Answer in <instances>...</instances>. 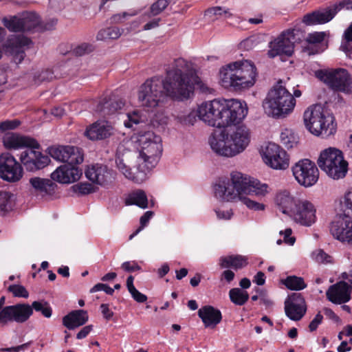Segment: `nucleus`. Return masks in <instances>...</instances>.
Here are the masks:
<instances>
[{
    "label": "nucleus",
    "instance_id": "obj_1",
    "mask_svg": "<svg viewBox=\"0 0 352 352\" xmlns=\"http://www.w3.org/2000/svg\"><path fill=\"white\" fill-rule=\"evenodd\" d=\"M138 142L141 147L138 171L134 173L127 165L130 151L120 145L116 151V164L126 178L141 184L147 178V174L157 164L162 152V139L153 131H146L139 135Z\"/></svg>",
    "mask_w": 352,
    "mask_h": 352
},
{
    "label": "nucleus",
    "instance_id": "obj_2",
    "mask_svg": "<svg viewBox=\"0 0 352 352\" xmlns=\"http://www.w3.org/2000/svg\"><path fill=\"white\" fill-rule=\"evenodd\" d=\"M162 82L166 96L177 100L189 98L193 94L195 85L199 86L202 91L207 89L191 63L182 58L174 60L172 67L166 71Z\"/></svg>",
    "mask_w": 352,
    "mask_h": 352
},
{
    "label": "nucleus",
    "instance_id": "obj_3",
    "mask_svg": "<svg viewBox=\"0 0 352 352\" xmlns=\"http://www.w3.org/2000/svg\"><path fill=\"white\" fill-rule=\"evenodd\" d=\"M248 113L246 104L236 99L202 102L197 109L200 120L209 126L225 128L241 122Z\"/></svg>",
    "mask_w": 352,
    "mask_h": 352
},
{
    "label": "nucleus",
    "instance_id": "obj_4",
    "mask_svg": "<svg viewBox=\"0 0 352 352\" xmlns=\"http://www.w3.org/2000/svg\"><path fill=\"white\" fill-rule=\"evenodd\" d=\"M214 195L222 201H232L243 195L264 197L268 193V186L256 179L240 172H232L230 181L227 178L219 179L214 186Z\"/></svg>",
    "mask_w": 352,
    "mask_h": 352
},
{
    "label": "nucleus",
    "instance_id": "obj_5",
    "mask_svg": "<svg viewBox=\"0 0 352 352\" xmlns=\"http://www.w3.org/2000/svg\"><path fill=\"white\" fill-rule=\"evenodd\" d=\"M251 133L245 125L223 131L209 139L212 150L217 155L231 157L243 152L250 142Z\"/></svg>",
    "mask_w": 352,
    "mask_h": 352
},
{
    "label": "nucleus",
    "instance_id": "obj_6",
    "mask_svg": "<svg viewBox=\"0 0 352 352\" xmlns=\"http://www.w3.org/2000/svg\"><path fill=\"white\" fill-rule=\"evenodd\" d=\"M258 71L253 62L248 60L228 64L220 71L221 85L226 89L241 91L254 85Z\"/></svg>",
    "mask_w": 352,
    "mask_h": 352
},
{
    "label": "nucleus",
    "instance_id": "obj_7",
    "mask_svg": "<svg viewBox=\"0 0 352 352\" xmlns=\"http://www.w3.org/2000/svg\"><path fill=\"white\" fill-rule=\"evenodd\" d=\"M296 106L294 96L283 85L282 80L274 85L263 101L265 113L274 118H283L290 114Z\"/></svg>",
    "mask_w": 352,
    "mask_h": 352
},
{
    "label": "nucleus",
    "instance_id": "obj_8",
    "mask_svg": "<svg viewBox=\"0 0 352 352\" xmlns=\"http://www.w3.org/2000/svg\"><path fill=\"white\" fill-rule=\"evenodd\" d=\"M303 120L306 129L314 135L326 138L336 131L334 117L326 112L320 105L307 108L304 112Z\"/></svg>",
    "mask_w": 352,
    "mask_h": 352
},
{
    "label": "nucleus",
    "instance_id": "obj_9",
    "mask_svg": "<svg viewBox=\"0 0 352 352\" xmlns=\"http://www.w3.org/2000/svg\"><path fill=\"white\" fill-rule=\"evenodd\" d=\"M317 164L329 177L335 180L344 178L348 172V162L344 160L343 153L334 147L322 150Z\"/></svg>",
    "mask_w": 352,
    "mask_h": 352
},
{
    "label": "nucleus",
    "instance_id": "obj_10",
    "mask_svg": "<svg viewBox=\"0 0 352 352\" xmlns=\"http://www.w3.org/2000/svg\"><path fill=\"white\" fill-rule=\"evenodd\" d=\"M315 76L333 91L352 93V76L346 69H319L316 71Z\"/></svg>",
    "mask_w": 352,
    "mask_h": 352
},
{
    "label": "nucleus",
    "instance_id": "obj_11",
    "mask_svg": "<svg viewBox=\"0 0 352 352\" xmlns=\"http://www.w3.org/2000/svg\"><path fill=\"white\" fill-rule=\"evenodd\" d=\"M162 78L155 76L146 80L138 91V100L142 106L148 108V111L158 107L166 94L162 88Z\"/></svg>",
    "mask_w": 352,
    "mask_h": 352
},
{
    "label": "nucleus",
    "instance_id": "obj_12",
    "mask_svg": "<svg viewBox=\"0 0 352 352\" xmlns=\"http://www.w3.org/2000/svg\"><path fill=\"white\" fill-rule=\"evenodd\" d=\"M352 10V0H343L330 4L312 12L306 14L302 19V22L307 25L324 24L331 21L336 15L342 9Z\"/></svg>",
    "mask_w": 352,
    "mask_h": 352
},
{
    "label": "nucleus",
    "instance_id": "obj_13",
    "mask_svg": "<svg viewBox=\"0 0 352 352\" xmlns=\"http://www.w3.org/2000/svg\"><path fill=\"white\" fill-rule=\"evenodd\" d=\"M292 170L297 182L305 188L313 186L319 179L316 164L309 159L299 160L292 166Z\"/></svg>",
    "mask_w": 352,
    "mask_h": 352
},
{
    "label": "nucleus",
    "instance_id": "obj_14",
    "mask_svg": "<svg viewBox=\"0 0 352 352\" xmlns=\"http://www.w3.org/2000/svg\"><path fill=\"white\" fill-rule=\"evenodd\" d=\"M263 158L267 165L276 170L289 167V158L286 151L275 143L270 142L263 151Z\"/></svg>",
    "mask_w": 352,
    "mask_h": 352
},
{
    "label": "nucleus",
    "instance_id": "obj_15",
    "mask_svg": "<svg viewBox=\"0 0 352 352\" xmlns=\"http://www.w3.org/2000/svg\"><path fill=\"white\" fill-rule=\"evenodd\" d=\"M23 168L14 157L8 153L0 155V177L8 182H19L23 177Z\"/></svg>",
    "mask_w": 352,
    "mask_h": 352
},
{
    "label": "nucleus",
    "instance_id": "obj_16",
    "mask_svg": "<svg viewBox=\"0 0 352 352\" xmlns=\"http://www.w3.org/2000/svg\"><path fill=\"white\" fill-rule=\"evenodd\" d=\"M39 147H29L23 151L19 160L28 171L34 172L47 166L50 159L38 149Z\"/></svg>",
    "mask_w": 352,
    "mask_h": 352
},
{
    "label": "nucleus",
    "instance_id": "obj_17",
    "mask_svg": "<svg viewBox=\"0 0 352 352\" xmlns=\"http://www.w3.org/2000/svg\"><path fill=\"white\" fill-rule=\"evenodd\" d=\"M316 208L311 201L307 199H298L289 217L302 226H311L316 221Z\"/></svg>",
    "mask_w": 352,
    "mask_h": 352
},
{
    "label": "nucleus",
    "instance_id": "obj_18",
    "mask_svg": "<svg viewBox=\"0 0 352 352\" xmlns=\"http://www.w3.org/2000/svg\"><path fill=\"white\" fill-rule=\"evenodd\" d=\"M50 155L54 160L69 164H81L84 157L82 150L74 146H52L48 148Z\"/></svg>",
    "mask_w": 352,
    "mask_h": 352
},
{
    "label": "nucleus",
    "instance_id": "obj_19",
    "mask_svg": "<svg viewBox=\"0 0 352 352\" xmlns=\"http://www.w3.org/2000/svg\"><path fill=\"white\" fill-rule=\"evenodd\" d=\"M32 43L30 38L21 35H12L6 41L4 47L10 54L15 63H21L25 56V48Z\"/></svg>",
    "mask_w": 352,
    "mask_h": 352
},
{
    "label": "nucleus",
    "instance_id": "obj_20",
    "mask_svg": "<svg viewBox=\"0 0 352 352\" xmlns=\"http://www.w3.org/2000/svg\"><path fill=\"white\" fill-rule=\"evenodd\" d=\"M286 316L292 320L298 321L306 314L307 305L305 298L300 293H293L285 302Z\"/></svg>",
    "mask_w": 352,
    "mask_h": 352
},
{
    "label": "nucleus",
    "instance_id": "obj_21",
    "mask_svg": "<svg viewBox=\"0 0 352 352\" xmlns=\"http://www.w3.org/2000/svg\"><path fill=\"white\" fill-rule=\"evenodd\" d=\"M86 177L94 184L105 186L111 184L115 179L114 172L106 165L96 164L87 167Z\"/></svg>",
    "mask_w": 352,
    "mask_h": 352
},
{
    "label": "nucleus",
    "instance_id": "obj_22",
    "mask_svg": "<svg viewBox=\"0 0 352 352\" xmlns=\"http://www.w3.org/2000/svg\"><path fill=\"white\" fill-rule=\"evenodd\" d=\"M330 232L333 237L344 243L349 234L352 233V217L338 214L330 226Z\"/></svg>",
    "mask_w": 352,
    "mask_h": 352
},
{
    "label": "nucleus",
    "instance_id": "obj_23",
    "mask_svg": "<svg viewBox=\"0 0 352 352\" xmlns=\"http://www.w3.org/2000/svg\"><path fill=\"white\" fill-rule=\"evenodd\" d=\"M78 164H63L57 168L52 174V180L61 184H70L78 180L82 175V170Z\"/></svg>",
    "mask_w": 352,
    "mask_h": 352
},
{
    "label": "nucleus",
    "instance_id": "obj_24",
    "mask_svg": "<svg viewBox=\"0 0 352 352\" xmlns=\"http://www.w3.org/2000/svg\"><path fill=\"white\" fill-rule=\"evenodd\" d=\"M351 286L344 281L331 285L326 292L327 299L334 304H343L351 299Z\"/></svg>",
    "mask_w": 352,
    "mask_h": 352
},
{
    "label": "nucleus",
    "instance_id": "obj_25",
    "mask_svg": "<svg viewBox=\"0 0 352 352\" xmlns=\"http://www.w3.org/2000/svg\"><path fill=\"white\" fill-rule=\"evenodd\" d=\"M3 143L6 148L14 150L40 146L34 139L14 133H6L3 138Z\"/></svg>",
    "mask_w": 352,
    "mask_h": 352
},
{
    "label": "nucleus",
    "instance_id": "obj_26",
    "mask_svg": "<svg viewBox=\"0 0 352 352\" xmlns=\"http://www.w3.org/2000/svg\"><path fill=\"white\" fill-rule=\"evenodd\" d=\"M113 131V126L109 122L99 120L87 127L84 134L91 140H101L110 137Z\"/></svg>",
    "mask_w": 352,
    "mask_h": 352
},
{
    "label": "nucleus",
    "instance_id": "obj_27",
    "mask_svg": "<svg viewBox=\"0 0 352 352\" xmlns=\"http://www.w3.org/2000/svg\"><path fill=\"white\" fill-rule=\"evenodd\" d=\"M294 47L290 41L283 32L276 39L270 43V50L268 55L271 58L276 56L285 55L291 56L294 53Z\"/></svg>",
    "mask_w": 352,
    "mask_h": 352
},
{
    "label": "nucleus",
    "instance_id": "obj_28",
    "mask_svg": "<svg viewBox=\"0 0 352 352\" xmlns=\"http://www.w3.org/2000/svg\"><path fill=\"white\" fill-rule=\"evenodd\" d=\"M198 316L201 319L205 327L214 328L222 319L220 310L210 305H206L198 311Z\"/></svg>",
    "mask_w": 352,
    "mask_h": 352
},
{
    "label": "nucleus",
    "instance_id": "obj_29",
    "mask_svg": "<svg viewBox=\"0 0 352 352\" xmlns=\"http://www.w3.org/2000/svg\"><path fill=\"white\" fill-rule=\"evenodd\" d=\"M124 105V102L116 96L109 98H104L100 100L96 106V111L102 116L113 114L121 109Z\"/></svg>",
    "mask_w": 352,
    "mask_h": 352
},
{
    "label": "nucleus",
    "instance_id": "obj_30",
    "mask_svg": "<svg viewBox=\"0 0 352 352\" xmlns=\"http://www.w3.org/2000/svg\"><path fill=\"white\" fill-rule=\"evenodd\" d=\"M89 319L88 314L83 309L69 312L63 318V324L68 329H74L84 325Z\"/></svg>",
    "mask_w": 352,
    "mask_h": 352
},
{
    "label": "nucleus",
    "instance_id": "obj_31",
    "mask_svg": "<svg viewBox=\"0 0 352 352\" xmlns=\"http://www.w3.org/2000/svg\"><path fill=\"white\" fill-rule=\"evenodd\" d=\"M29 183L31 186V191L42 195L52 194L56 187V184L51 179L39 177H31Z\"/></svg>",
    "mask_w": 352,
    "mask_h": 352
},
{
    "label": "nucleus",
    "instance_id": "obj_32",
    "mask_svg": "<svg viewBox=\"0 0 352 352\" xmlns=\"http://www.w3.org/2000/svg\"><path fill=\"white\" fill-rule=\"evenodd\" d=\"M296 201L297 200H295L294 197L287 190L279 192L276 197V203L280 210L289 216L295 207Z\"/></svg>",
    "mask_w": 352,
    "mask_h": 352
},
{
    "label": "nucleus",
    "instance_id": "obj_33",
    "mask_svg": "<svg viewBox=\"0 0 352 352\" xmlns=\"http://www.w3.org/2000/svg\"><path fill=\"white\" fill-rule=\"evenodd\" d=\"M219 264L221 268L227 269L232 267L235 270L242 269L248 265V258L241 255H230L221 256Z\"/></svg>",
    "mask_w": 352,
    "mask_h": 352
},
{
    "label": "nucleus",
    "instance_id": "obj_34",
    "mask_svg": "<svg viewBox=\"0 0 352 352\" xmlns=\"http://www.w3.org/2000/svg\"><path fill=\"white\" fill-rule=\"evenodd\" d=\"M14 195L8 191H0V216L12 210L14 206Z\"/></svg>",
    "mask_w": 352,
    "mask_h": 352
},
{
    "label": "nucleus",
    "instance_id": "obj_35",
    "mask_svg": "<svg viewBox=\"0 0 352 352\" xmlns=\"http://www.w3.org/2000/svg\"><path fill=\"white\" fill-rule=\"evenodd\" d=\"M12 322L19 324L13 305H6L0 312V327H7Z\"/></svg>",
    "mask_w": 352,
    "mask_h": 352
},
{
    "label": "nucleus",
    "instance_id": "obj_36",
    "mask_svg": "<svg viewBox=\"0 0 352 352\" xmlns=\"http://www.w3.org/2000/svg\"><path fill=\"white\" fill-rule=\"evenodd\" d=\"M127 206L136 205L142 208L148 207V199L145 192L139 190L130 194L125 199Z\"/></svg>",
    "mask_w": 352,
    "mask_h": 352
},
{
    "label": "nucleus",
    "instance_id": "obj_37",
    "mask_svg": "<svg viewBox=\"0 0 352 352\" xmlns=\"http://www.w3.org/2000/svg\"><path fill=\"white\" fill-rule=\"evenodd\" d=\"M23 32H30L38 28L40 19L34 12H27L21 15Z\"/></svg>",
    "mask_w": 352,
    "mask_h": 352
},
{
    "label": "nucleus",
    "instance_id": "obj_38",
    "mask_svg": "<svg viewBox=\"0 0 352 352\" xmlns=\"http://www.w3.org/2000/svg\"><path fill=\"white\" fill-rule=\"evenodd\" d=\"M19 324L26 322L33 315L32 307L28 303L13 305Z\"/></svg>",
    "mask_w": 352,
    "mask_h": 352
},
{
    "label": "nucleus",
    "instance_id": "obj_39",
    "mask_svg": "<svg viewBox=\"0 0 352 352\" xmlns=\"http://www.w3.org/2000/svg\"><path fill=\"white\" fill-rule=\"evenodd\" d=\"M122 32V29L113 26L100 30L97 34L96 38L99 41H104L106 39H118L120 37Z\"/></svg>",
    "mask_w": 352,
    "mask_h": 352
},
{
    "label": "nucleus",
    "instance_id": "obj_40",
    "mask_svg": "<svg viewBox=\"0 0 352 352\" xmlns=\"http://www.w3.org/2000/svg\"><path fill=\"white\" fill-rule=\"evenodd\" d=\"M229 296L231 302L239 306L245 305L249 299L248 293L239 288L231 289L229 292Z\"/></svg>",
    "mask_w": 352,
    "mask_h": 352
},
{
    "label": "nucleus",
    "instance_id": "obj_41",
    "mask_svg": "<svg viewBox=\"0 0 352 352\" xmlns=\"http://www.w3.org/2000/svg\"><path fill=\"white\" fill-rule=\"evenodd\" d=\"M3 25L10 32H23V24L21 16H12L9 18H3L2 20Z\"/></svg>",
    "mask_w": 352,
    "mask_h": 352
},
{
    "label": "nucleus",
    "instance_id": "obj_42",
    "mask_svg": "<svg viewBox=\"0 0 352 352\" xmlns=\"http://www.w3.org/2000/svg\"><path fill=\"white\" fill-rule=\"evenodd\" d=\"M140 12V10L131 9L128 11L114 14L109 18V23L111 25L124 23L129 17L135 16Z\"/></svg>",
    "mask_w": 352,
    "mask_h": 352
},
{
    "label": "nucleus",
    "instance_id": "obj_43",
    "mask_svg": "<svg viewBox=\"0 0 352 352\" xmlns=\"http://www.w3.org/2000/svg\"><path fill=\"white\" fill-rule=\"evenodd\" d=\"M283 283L285 287L290 290L299 291L302 290L307 287V284L305 283L304 279L302 277L296 276H287Z\"/></svg>",
    "mask_w": 352,
    "mask_h": 352
},
{
    "label": "nucleus",
    "instance_id": "obj_44",
    "mask_svg": "<svg viewBox=\"0 0 352 352\" xmlns=\"http://www.w3.org/2000/svg\"><path fill=\"white\" fill-rule=\"evenodd\" d=\"M30 307H32V311L34 310L36 312H40L45 318H49L52 315V308L48 302L42 300L38 301L32 302Z\"/></svg>",
    "mask_w": 352,
    "mask_h": 352
},
{
    "label": "nucleus",
    "instance_id": "obj_45",
    "mask_svg": "<svg viewBox=\"0 0 352 352\" xmlns=\"http://www.w3.org/2000/svg\"><path fill=\"white\" fill-rule=\"evenodd\" d=\"M285 32L294 47L295 43H299L303 40L305 41V32L299 28L289 29Z\"/></svg>",
    "mask_w": 352,
    "mask_h": 352
},
{
    "label": "nucleus",
    "instance_id": "obj_46",
    "mask_svg": "<svg viewBox=\"0 0 352 352\" xmlns=\"http://www.w3.org/2000/svg\"><path fill=\"white\" fill-rule=\"evenodd\" d=\"M169 1L168 0H157L156 2L153 3L150 8V11L144 14L145 16L151 18L152 16L160 14L164 11L168 6Z\"/></svg>",
    "mask_w": 352,
    "mask_h": 352
},
{
    "label": "nucleus",
    "instance_id": "obj_47",
    "mask_svg": "<svg viewBox=\"0 0 352 352\" xmlns=\"http://www.w3.org/2000/svg\"><path fill=\"white\" fill-rule=\"evenodd\" d=\"M311 257L318 263L329 264L333 263V257L322 249H318L314 251L311 254Z\"/></svg>",
    "mask_w": 352,
    "mask_h": 352
},
{
    "label": "nucleus",
    "instance_id": "obj_48",
    "mask_svg": "<svg viewBox=\"0 0 352 352\" xmlns=\"http://www.w3.org/2000/svg\"><path fill=\"white\" fill-rule=\"evenodd\" d=\"M341 209L344 214L352 216V189L348 191L340 201Z\"/></svg>",
    "mask_w": 352,
    "mask_h": 352
},
{
    "label": "nucleus",
    "instance_id": "obj_49",
    "mask_svg": "<svg viewBox=\"0 0 352 352\" xmlns=\"http://www.w3.org/2000/svg\"><path fill=\"white\" fill-rule=\"evenodd\" d=\"M74 191L80 195H85L96 192V188L91 184L80 182L73 186Z\"/></svg>",
    "mask_w": 352,
    "mask_h": 352
},
{
    "label": "nucleus",
    "instance_id": "obj_50",
    "mask_svg": "<svg viewBox=\"0 0 352 352\" xmlns=\"http://www.w3.org/2000/svg\"><path fill=\"white\" fill-rule=\"evenodd\" d=\"M53 78V72L50 69H45L35 73L33 80L35 84L39 85L43 82L52 80Z\"/></svg>",
    "mask_w": 352,
    "mask_h": 352
},
{
    "label": "nucleus",
    "instance_id": "obj_51",
    "mask_svg": "<svg viewBox=\"0 0 352 352\" xmlns=\"http://www.w3.org/2000/svg\"><path fill=\"white\" fill-rule=\"evenodd\" d=\"M281 143L287 148H292L296 144V138L292 132L287 129L280 133Z\"/></svg>",
    "mask_w": 352,
    "mask_h": 352
},
{
    "label": "nucleus",
    "instance_id": "obj_52",
    "mask_svg": "<svg viewBox=\"0 0 352 352\" xmlns=\"http://www.w3.org/2000/svg\"><path fill=\"white\" fill-rule=\"evenodd\" d=\"M8 290L11 292L14 297L27 298L29 293L25 287L21 285H11L8 287Z\"/></svg>",
    "mask_w": 352,
    "mask_h": 352
},
{
    "label": "nucleus",
    "instance_id": "obj_53",
    "mask_svg": "<svg viewBox=\"0 0 352 352\" xmlns=\"http://www.w3.org/2000/svg\"><path fill=\"white\" fill-rule=\"evenodd\" d=\"M239 199H240L242 203L250 210H254L255 211L265 210V206L263 204L253 201L247 197L243 196Z\"/></svg>",
    "mask_w": 352,
    "mask_h": 352
},
{
    "label": "nucleus",
    "instance_id": "obj_54",
    "mask_svg": "<svg viewBox=\"0 0 352 352\" xmlns=\"http://www.w3.org/2000/svg\"><path fill=\"white\" fill-rule=\"evenodd\" d=\"M326 36L324 32H314L306 36L305 41L309 44H319L323 42Z\"/></svg>",
    "mask_w": 352,
    "mask_h": 352
},
{
    "label": "nucleus",
    "instance_id": "obj_55",
    "mask_svg": "<svg viewBox=\"0 0 352 352\" xmlns=\"http://www.w3.org/2000/svg\"><path fill=\"white\" fill-rule=\"evenodd\" d=\"M21 124L18 120H6L0 122V133H3L16 129Z\"/></svg>",
    "mask_w": 352,
    "mask_h": 352
},
{
    "label": "nucleus",
    "instance_id": "obj_56",
    "mask_svg": "<svg viewBox=\"0 0 352 352\" xmlns=\"http://www.w3.org/2000/svg\"><path fill=\"white\" fill-rule=\"evenodd\" d=\"M94 50L92 45L82 43L74 48L72 53L76 56H81L90 53Z\"/></svg>",
    "mask_w": 352,
    "mask_h": 352
},
{
    "label": "nucleus",
    "instance_id": "obj_57",
    "mask_svg": "<svg viewBox=\"0 0 352 352\" xmlns=\"http://www.w3.org/2000/svg\"><path fill=\"white\" fill-rule=\"evenodd\" d=\"M153 215V212L152 211H147L140 217V226L132 234L129 236L130 240L136 236L147 225Z\"/></svg>",
    "mask_w": 352,
    "mask_h": 352
},
{
    "label": "nucleus",
    "instance_id": "obj_58",
    "mask_svg": "<svg viewBox=\"0 0 352 352\" xmlns=\"http://www.w3.org/2000/svg\"><path fill=\"white\" fill-rule=\"evenodd\" d=\"M208 12L215 16H224L226 19L230 18L232 15L228 9H224L219 6L208 9Z\"/></svg>",
    "mask_w": 352,
    "mask_h": 352
},
{
    "label": "nucleus",
    "instance_id": "obj_59",
    "mask_svg": "<svg viewBox=\"0 0 352 352\" xmlns=\"http://www.w3.org/2000/svg\"><path fill=\"white\" fill-rule=\"evenodd\" d=\"M121 267L127 272L140 271L141 267L135 261H126L122 264Z\"/></svg>",
    "mask_w": 352,
    "mask_h": 352
},
{
    "label": "nucleus",
    "instance_id": "obj_60",
    "mask_svg": "<svg viewBox=\"0 0 352 352\" xmlns=\"http://www.w3.org/2000/svg\"><path fill=\"white\" fill-rule=\"evenodd\" d=\"M323 316L319 312L318 313L314 318L311 321L309 325V329L311 332H313L316 331L318 327L319 324H320L322 322Z\"/></svg>",
    "mask_w": 352,
    "mask_h": 352
},
{
    "label": "nucleus",
    "instance_id": "obj_61",
    "mask_svg": "<svg viewBox=\"0 0 352 352\" xmlns=\"http://www.w3.org/2000/svg\"><path fill=\"white\" fill-rule=\"evenodd\" d=\"M214 212L219 219L229 220L233 215L232 210H221L219 209H215Z\"/></svg>",
    "mask_w": 352,
    "mask_h": 352
},
{
    "label": "nucleus",
    "instance_id": "obj_62",
    "mask_svg": "<svg viewBox=\"0 0 352 352\" xmlns=\"http://www.w3.org/2000/svg\"><path fill=\"white\" fill-rule=\"evenodd\" d=\"M234 276H235V274H234V272H232V270H228V268H227V270H224L221 273V276H220V280L221 281L225 280L226 283H230L234 280Z\"/></svg>",
    "mask_w": 352,
    "mask_h": 352
},
{
    "label": "nucleus",
    "instance_id": "obj_63",
    "mask_svg": "<svg viewBox=\"0 0 352 352\" xmlns=\"http://www.w3.org/2000/svg\"><path fill=\"white\" fill-rule=\"evenodd\" d=\"M259 299L261 302L267 307H270L273 305V301L269 298L265 291L259 290Z\"/></svg>",
    "mask_w": 352,
    "mask_h": 352
},
{
    "label": "nucleus",
    "instance_id": "obj_64",
    "mask_svg": "<svg viewBox=\"0 0 352 352\" xmlns=\"http://www.w3.org/2000/svg\"><path fill=\"white\" fill-rule=\"evenodd\" d=\"M103 317L109 320L113 316V312L109 309L108 304H102L100 307Z\"/></svg>",
    "mask_w": 352,
    "mask_h": 352
}]
</instances>
